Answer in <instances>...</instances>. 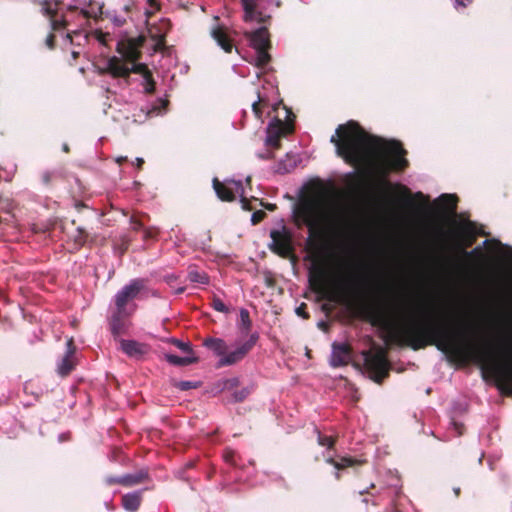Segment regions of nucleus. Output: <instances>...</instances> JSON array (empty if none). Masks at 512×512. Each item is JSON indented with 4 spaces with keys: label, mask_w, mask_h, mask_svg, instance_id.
Returning <instances> with one entry per match:
<instances>
[{
    "label": "nucleus",
    "mask_w": 512,
    "mask_h": 512,
    "mask_svg": "<svg viewBox=\"0 0 512 512\" xmlns=\"http://www.w3.org/2000/svg\"><path fill=\"white\" fill-rule=\"evenodd\" d=\"M69 438H70V432L61 433L58 436V441L64 442V441H67Z\"/></svg>",
    "instance_id": "obj_59"
},
{
    "label": "nucleus",
    "mask_w": 512,
    "mask_h": 512,
    "mask_svg": "<svg viewBox=\"0 0 512 512\" xmlns=\"http://www.w3.org/2000/svg\"><path fill=\"white\" fill-rule=\"evenodd\" d=\"M448 431L445 435L444 441L449 440L452 437H457L463 434V425L456 421L455 418H447Z\"/></svg>",
    "instance_id": "obj_30"
},
{
    "label": "nucleus",
    "mask_w": 512,
    "mask_h": 512,
    "mask_svg": "<svg viewBox=\"0 0 512 512\" xmlns=\"http://www.w3.org/2000/svg\"><path fill=\"white\" fill-rule=\"evenodd\" d=\"M125 22H126V20H125V19H120V18H118V17H116V18L114 19V23H115L117 26H119V27H120V26H122V25H124V24H125Z\"/></svg>",
    "instance_id": "obj_63"
},
{
    "label": "nucleus",
    "mask_w": 512,
    "mask_h": 512,
    "mask_svg": "<svg viewBox=\"0 0 512 512\" xmlns=\"http://www.w3.org/2000/svg\"><path fill=\"white\" fill-rule=\"evenodd\" d=\"M472 2H473V0H455V5H456V8H458V7L466 8Z\"/></svg>",
    "instance_id": "obj_55"
},
{
    "label": "nucleus",
    "mask_w": 512,
    "mask_h": 512,
    "mask_svg": "<svg viewBox=\"0 0 512 512\" xmlns=\"http://www.w3.org/2000/svg\"><path fill=\"white\" fill-rule=\"evenodd\" d=\"M211 306L214 310L221 313H229V308L224 304V302L217 296H213Z\"/></svg>",
    "instance_id": "obj_42"
},
{
    "label": "nucleus",
    "mask_w": 512,
    "mask_h": 512,
    "mask_svg": "<svg viewBox=\"0 0 512 512\" xmlns=\"http://www.w3.org/2000/svg\"><path fill=\"white\" fill-rule=\"evenodd\" d=\"M266 284H267L268 287H273L274 284H275V281L272 278H267L266 279Z\"/></svg>",
    "instance_id": "obj_64"
},
{
    "label": "nucleus",
    "mask_w": 512,
    "mask_h": 512,
    "mask_svg": "<svg viewBox=\"0 0 512 512\" xmlns=\"http://www.w3.org/2000/svg\"><path fill=\"white\" fill-rule=\"evenodd\" d=\"M124 59H121L117 56H112L107 61V67L103 70L104 73L110 74L113 78H122L125 80V83L128 85L129 81V71L128 66L123 62Z\"/></svg>",
    "instance_id": "obj_18"
},
{
    "label": "nucleus",
    "mask_w": 512,
    "mask_h": 512,
    "mask_svg": "<svg viewBox=\"0 0 512 512\" xmlns=\"http://www.w3.org/2000/svg\"><path fill=\"white\" fill-rule=\"evenodd\" d=\"M314 431L317 433L318 443L321 446H326L328 448H331L333 446L334 438L332 436L322 434L317 427H315Z\"/></svg>",
    "instance_id": "obj_39"
},
{
    "label": "nucleus",
    "mask_w": 512,
    "mask_h": 512,
    "mask_svg": "<svg viewBox=\"0 0 512 512\" xmlns=\"http://www.w3.org/2000/svg\"><path fill=\"white\" fill-rule=\"evenodd\" d=\"M200 382L193 381H174L173 386L181 391H188L200 387Z\"/></svg>",
    "instance_id": "obj_37"
},
{
    "label": "nucleus",
    "mask_w": 512,
    "mask_h": 512,
    "mask_svg": "<svg viewBox=\"0 0 512 512\" xmlns=\"http://www.w3.org/2000/svg\"><path fill=\"white\" fill-rule=\"evenodd\" d=\"M165 359L175 366H187L198 361V358L193 356L180 357L174 354H166Z\"/></svg>",
    "instance_id": "obj_29"
},
{
    "label": "nucleus",
    "mask_w": 512,
    "mask_h": 512,
    "mask_svg": "<svg viewBox=\"0 0 512 512\" xmlns=\"http://www.w3.org/2000/svg\"><path fill=\"white\" fill-rule=\"evenodd\" d=\"M148 4L151 7V10H146L145 14L147 18H150L156 11L160 9V6L156 0H148Z\"/></svg>",
    "instance_id": "obj_51"
},
{
    "label": "nucleus",
    "mask_w": 512,
    "mask_h": 512,
    "mask_svg": "<svg viewBox=\"0 0 512 512\" xmlns=\"http://www.w3.org/2000/svg\"><path fill=\"white\" fill-rule=\"evenodd\" d=\"M146 37L139 35L135 38L126 37L118 41L116 51L122 56L124 61L132 63L128 67L129 76L131 73L140 74L142 77L149 76L151 71L144 63H136L142 57L141 48L144 46Z\"/></svg>",
    "instance_id": "obj_4"
},
{
    "label": "nucleus",
    "mask_w": 512,
    "mask_h": 512,
    "mask_svg": "<svg viewBox=\"0 0 512 512\" xmlns=\"http://www.w3.org/2000/svg\"><path fill=\"white\" fill-rule=\"evenodd\" d=\"M241 205H242V208L246 211H251L253 210V207L251 206V202L249 199H247L246 197L242 196L241 197Z\"/></svg>",
    "instance_id": "obj_54"
},
{
    "label": "nucleus",
    "mask_w": 512,
    "mask_h": 512,
    "mask_svg": "<svg viewBox=\"0 0 512 512\" xmlns=\"http://www.w3.org/2000/svg\"><path fill=\"white\" fill-rule=\"evenodd\" d=\"M477 235L478 229L475 222L468 220L457 224V236L465 247L472 246L477 239Z\"/></svg>",
    "instance_id": "obj_19"
},
{
    "label": "nucleus",
    "mask_w": 512,
    "mask_h": 512,
    "mask_svg": "<svg viewBox=\"0 0 512 512\" xmlns=\"http://www.w3.org/2000/svg\"><path fill=\"white\" fill-rule=\"evenodd\" d=\"M399 187L402 189L404 195L406 196L405 205L407 207H409L411 209L416 208L413 198L418 199V200H423L425 203H428V201H429L428 197L424 196V194L422 192H417L414 194V196H412L410 190L406 186L401 185Z\"/></svg>",
    "instance_id": "obj_31"
},
{
    "label": "nucleus",
    "mask_w": 512,
    "mask_h": 512,
    "mask_svg": "<svg viewBox=\"0 0 512 512\" xmlns=\"http://www.w3.org/2000/svg\"><path fill=\"white\" fill-rule=\"evenodd\" d=\"M500 321L496 347L508 356L496 360L489 347L468 338L463 330L454 329L439 320L415 321L403 326L394 336L399 345L413 350L436 346L438 350L461 362H477L488 366L502 392L512 393V281L498 301Z\"/></svg>",
    "instance_id": "obj_1"
},
{
    "label": "nucleus",
    "mask_w": 512,
    "mask_h": 512,
    "mask_svg": "<svg viewBox=\"0 0 512 512\" xmlns=\"http://www.w3.org/2000/svg\"><path fill=\"white\" fill-rule=\"evenodd\" d=\"M231 183H233L236 186V191L237 192L239 190L243 191V186H242V182L241 181L232 180Z\"/></svg>",
    "instance_id": "obj_60"
},
{
    "label": "nucleus",
    "mask_w": 512,
    "mask_h": 512,
    "mask_svg": "<svg viewBox=\"0 0 512 512\" xmlns=\"http://www.w3.org/2000/svg\"><path fill=\"white\" fill-rule=\"evenodd\" d=\"M120 344L122 351L130 357H141L149 350L148 345L139 343L134 340L122 339Z\"/></svg>",
    "instance_id": "obj_20"
},
{
    "label": "nucleus",
    "mask_w": 512,
    "mask_h": 512,
    "mask_svg": "<svg viewBox=\"0 0 512 512\" xmlns=\"http://www.w3.org/2000/svg\"><path fill=\"white\" fill-rule=\"evenodd\" d=\"M147 477V473L126 474L121 476V485L133 486L141 483Z\"/></svg>",
    "instance_id": "obj_32"
},
{
    "label": "nucleus",
    "mask_w": 512,
    "mask_h": 512,
    "mask_svg": "<svg viewBox=\"0 0 512 512\" xmlns=\"http://www.w3.org/2000/svg\"><path fill=\"white\" fill-rule=\"evenodd\" d=\"M142 500V490L127 493L122 497V506L129 512L138 510Z\"/></svg>",
    "instance_id": "obj_21"
},
{
    "label": "nucleus",
    "mask_w": 512,
    "mask_h": 512,
    "mask_svg": "<svg viewBox=\"0 0 512 512\" xmlns=\"http://www.w3.org/2000/svg\"><path fill=\"white\" fill-rule=\"evenodd\" d=\"M178 348H180L182 351L186 353H192V348L188 343H183L181 341H175Z\"/></svg>",
    "instance_id": "obj_53"
},
{
    "label": "nucleus",
    "mask_w": 512,
    "mask_h": 512,
    "mask_svg": "<svg viewBox=\"0 0 512 512\" xmlns=\"http://www.w3.org/2000/svg\"><path fill=\"white\" fill-rule=\"evenodd\" d=\"M294 217L298 226L305 225L308 228L307 251L317 264L310 270V285L324 298L335 300L321 261L326 251V236L347 230L351 222L349 213L342 206L330 205L323 196L316 195L301 199L294 209Z\"/></svg>",
    "instance_id": "obj_3"
},
{
    "label": "nucleus",
    "mask_w": 512,
    "mask_h": 512,
    "mask_svg": "<svg viewBox=\"0 0 512 512\" xmlns=\"http://www.w3.org/2000/svg\"><path fill=\"white\" fill-rule=\"evenodd\" d=\"M259 339L258 333H253L250 335L249 339L240 345L237 349L234 351L227 353L220 358L218 366H230L238 363L241 361L249 352L250 350L255 346Z\"/></svg>",
    "instance_id": "obj_11"
},
{
    "label": "nucleus",
    "mask_w": 512,
    "mask_h": 512,
    "mask_svg": "<svg viewBox=\"0 0 512 512\" xmlns=\"http://www.w3.org/2000/svg\"><path fill=\"white\" fill-rule=\"evenodd\" d=\"M293 131L294 127L291 123L275 118L267 127L266 144L279 149L281 147V138L291 134Z\"/></svg>",
    "instance_id": "obj_10"
},
{
    "label": "nucleus",
    "mask_w": 512,
    "mask_h": 512,
    "mask_svg": "<svg viewBox=\"0 0 512 512\" xmlns=\"http://www.w3.org/2000/svg\"><path fill=\"white\" fill-rule=\"evenodd\" d=\"M188 278L191 282H194V283H200V284L208 283V276L205 273L200 272L196 269L189 270Z\"/></svg>",
    "instance_id": "obj_36"
},
{
    "label": "nucleus",
    "mask_w": 512,
    "mask_h": 512,
    "mask_svg": "<svg viewBox=\"0 0 512 512\" xmlns=\"http://www.w3.org/2000/svg\"><path fill=\"white\" fill-rule=\"evenodd\" d=\"M296 314L303 318V319H309L310 315L307 312V304L302 302L295 310Z\"/></svg>",
    "instance_id": "obj_48"
},
{
    "label": "nucleus",
    "mask_w": 512,
    "mask_h": 512,
    "mask_svg": "<svg viewBox=\"0 0 512 512\" xmlns=\"http://www.w3.org/2000/svg\"><path fill=\"white\" fill-rule=\"evenodd\" d=\"M398 482L399 480L396 479L394 483H391L387 487H384L381 490V492H379L378 495H374L373 493H371L372 504L379 505L387 501L388 504L390 505V507L388 508V512H401V510L398 508V501L400 500V498H402V492L401 485H399Z\"/></svg>",
    "instance_id": "obj_7"
},
{
    "label": "nucleus",
    "mask_w": 512,
    "mask_h": 512,
    "mask_svg": "<svg viewBox=\"0 0 512 512\" xmlns=\"http://www.w3.org/2000/svg\"><path fill=\"white\" fill-rule=\"evenodd\" d=\"M56 178L57 175L54 172L44 171L41 174V181L45 186H50L53 180H55Z\"/></svg>",
    "instance_id": "obj_45"
},
{
    "label": "nucleus",
    "mask_w": 512,
    "mask_h": 512,
    "mask_svg": "<svg viewBox=\"0 0 512 512\" xmlns=\"http://www.w3.org/2000/svg\"><path fill=\"white\" fill-rule=\"evenodd\" d=\"M261 205L264 206L266 209H268L270 211H273V210L276 209V205L275 204H271V203L263 204V202H261Z\"/></svg>",
    "instance_id": "obj_62"
},
{
    "label": "nucleus",
    "mask_w": 512,
    "mask_h": 512,
    "mask_svg": "<svg viewBox=\"0 0 512 512\" xmlns=\"http://www.w3.org/2000/svg\"><path fill=\"white\" fill-rule=\"evenodd\" d=\"M352 349L351 346L347 343H337L334 342L332 344V354L330 364L333 367H340L347 365L351 360Z\"/></svg>",
    "instance_id": "obj_15"
},
{
    "label": "nucleus",
    "mask_w": 512,
    "mask_h": 512,
    "mask_svg": "<svg viewBox=\"0 0 512 512\" xmlns=\"http://www.w3.org/2000/svg\"><path fill=\"white\" fill-rule=\"evenodd\" d=\"M45 44L46 46L49 48V49H54L55 48V45H56V37L53 33H50L46 40H45Z\"/></svg>",
    "instance_id": "obj_52"
},
{
    "label": "nucleus",
    "mask_w": 512,
    "mask_h": 512,
    "mask_svg": "<svg viewBox=\"0 0 512 512\" xmlns=\"http://www.w3.org/2000/svg\"><path fill=\"white\" fill-rule=\"evenodd\" d=\"M166 49V37L165 35L156 36V43L153 47L155 52H163Z\"/></svg>",
    "instance_id": "obj_44"
},
{
    "label": "nucleus",
    "mask_w": 512,
    "mask_h": 512,
    "mask_svg": "<svg viewBox=\"0 0 512 512\" xmlns=\"http://www.w3.org/2000/svg\"><path fill=\"white\" fill-rule=\"evenodd\" d=\"M364 365L371 379L377 384H381L383 380L389 376L390 363L386 351L382 348L378 349L376 352H365Z\"/></svg>",
    "instance_id": "obj_6"
},
{
    "label": "nucleus",
    "mask_w": 512,
    "mask_h": 512,
    "mask_svg": "<svg viewBox=\"0 0 512 512\" xmlns=\"http://www.w3.org/2000/svg\"><path fill=\"white\" fill-rule=\"evenodd\" d=\"M268 50L269 49L256 50L257 55L255 59V64L257 67L264 68L270 62L271 56L268 53Z\"/></svg>",
    "instance_id": "obj_35"
},
{
    "label": "nucleus",
    "mask_w": 512,
    "mask_h": 512,
    "mask_svg": "<svg viewBox=\"0 0 512 512\" xmlns=\"http://www.w3.org/2000/svg\"><path fill=\"white\" fill-rule=\"evenodd\" d=\"M60 4L61 0H42L41 2L42 12L49 17L51 28L54 31L64 29L67 25L63 15L61 18H57Z\"/></svg>",
    "instance_id": "obj_12"
},
{
    "label": "nucleus",
    "mask_w": 512,
    "mask_h": 512,
    "mask_svg": "<svg viewBox=\"0 0 512 512\" xmlns=\"http://www.w3.org/2000/svg\"><path fill=\"white\" fill-rule=\"evenodd\" d=\"M328 463H331L335 466L336 470H340L345 467H350L354 464V460L351 458L343 457L340 462H335L331 456L326 458Z\"/></svg>",
    "instance_id": "obj_38"
},
{
    "label": "nucleus",
    "mask_w": 512,
    "mask_h": 512,
    "mask_svg": "<svg viewBox=\"0 0 512 512\" xmlns=\"http://www.w3.org/2000/svg\"><path fill=\"white\" fill-rule=\"evenodd\" d=\"M330 142L345 163L367 168L385 184L390 172H400L409 166L407 151L400 141L373 136L354 120L338 125Z\"/></svg>",
    "instance_id": "obj_2"
},
{
    "label": "nucleus",
    "mask_w": 512,
    "mask_h": 512,
    "mask_svg": "<svg viewBox=\"0 0 512 512\" xmlns=\"http://www.w3.org/2000/svg\"><path fill=\"white\" fill-rule=\"evenodd\" d=\"M246 39L255 50L270 49V34L267 27H260L251 32H245Z\"/></svg>",
    "instance_id": "obj_16"
},
{
    "label": "nucleus",
    "mask_w": 512,
    "mask_h": 512,
    "mask_svg": "<svg viewBox=\"0 0 512 512\" xmlns=\"http://www.w3.org/2000/svg\"><path fill=\"white\" fill-rule=\"evenodd\" d=\"M145 288V280L141 278L133 279L129 282V284L125 285L121 290H119L115 297L114 303L115 307L128 310L127 304L136 299L138 294Z\"/></svg>",
    "instance_id": "obj_8"
},
{
    "label": "nucleus",
    "mask_w": 512,
    "mask_h": 512,
    "mask_svg": "<svg viewBox=\"0 0 512 512\" xmlns=\"http://www.w3.org/2000/svg\"><path fill=\"white\" fill-rule=\"evenodd\" d=\"M106 483L111 484H121V477H107Z\"/></svg>",
    "instance_id": "obj_57"
},
{
    "label": "nucleus",
    "mask_w": 512,
    "mask_h": 512,
    "mask_svg": "<svg viewBox=\"0 0 512 512\" xmlns=\"http://www.w3.org/2000/svg\"><path fill=\"white\" fill-rule=\"evenodd\" d=\"M144 78V90L147 94H152L156 89V82L153 78L152 72L149 73V76L145 75Z\"/></svg>",
    "instance_id": "obj_41"
},
{
    "label": "nucleus",
    "mask_w": 512,
    "mask_h": 512,
    "mask_svg": "<svg viewBox=\"0 0 512 512\" xmlns=\"http://www.w3.org/2000/svg\"><path fill=\"white\" fill-rule=\"evenodd\" d=\"M271 242L268 244L269 250L283 259L295 260V247L291 231L282 226L280 229L270 231Z\"/></svg>",
    "instance_id": "obj_5"
},
{
    "label": "nucleus",
    "mask_w": 512,
    "mask_h": 512,
    "mask_svg": "<svg viewBox=\"0 0 512 512\" xmlns=\"http://www.w3.org/2000/svg\"><path fill=\"white\" fill-rule=\"evenodd\" d=\"M458 197L455 194H442L436 201L442 210L455 214L457 209Z\"/></svg>",
    "instance_id": "obj_24"
},
{
    "label": "nucleus",
    "mask_w": 512,
    "mask_h": 512,
    "mask_svg": "<svg viewBox=\"0 0 512 512\" xmlns=\"http://www.w3.org/2000/svg\"><path fill=\"white\" fill-rule=\"evenodd\" d=\"M131 223L134 230H139L142 227V223L133 217L131 218Z\"/></svg>",
    "instance_id": "obj_58"
},
{
    "label": "nucleus",
    "mask_w": 512,
    "mask_h": 512,
    "mask_svg": "<svg viewBox=\"0 0 512 512\" xmlns=\"http://www.w3.org/2000/svg\"><path fill=\"white\" fill-rule=\"evenodd\" d=\"M76 232L77 234L74 235V242L80 246H83L88 241L89 235L82 227H77Z\"/></svg>",
    "instance_id": "obj_40"
},
{
    "label": "nucleus",
    "mask_w": 512,
    "mask_h": 512,
    "mask_svg": "<svg viewBox=\"0 0 512 512\" xmlns=\"http://www.w3.org/2000/svg\"><path fill=\"white\" fill-rule=\"evenodd\" d=\"M296 165L297 160L295 157L290 154H286L285 158L277 163L275 171L279 174H286L294 170Z\"/></svg>",
    "instance_id": "obj_26"
},
{
    "label": "nucleus",
    "mask_w": 512,
    "mask_h": 512,
    "mask_svg": "<svg viewBox=\"0 0 512 512\" xmlns=\"http://www.w3.org/2000/svg\"><path fill=\"white\" fill-rule=\"evenodd\" d=\"M75 346L73 339L67 342V351L57 366V372L61 377L68 376L76 367Z\"/></svg>",
    "instance_id": "obj_17"
},
{
    "label": "nucleus",
    "mask_w": 512,
    "mask_h": 512,
    "mask_svg": "<svg viewBox=\"0 0 512 512\" xmlns=\"http://www.w3.org/2000/svg\"><path fill=\"white\" fill-rule=\"evenodd\" d=\"M9 425L13 427L12 431H7V435L9 438H13L17 436V432L19 430V427L17 426V419L16 418H7Z\"/></svg>",
    "instance_id": "obj_49"
},
{
    "label": "nucleus",
    "mask_w": 512,
    "mask_h": 512,
    "mask_svg": "<svg viewBox=\"0 0 512 512\" xmlns=\"http://www.w3.org/2000/svg\"><path fill=\"white\" fill-rule=\"evenodd\" d=\"M265 217H266V213L263 210H257L255 212H253V214L251 216V222L253 225H256V224L260 223L261 221H263Z\"/></svg>",
    "instance_id": "obj_47"
},
{
    "label": "nucleus",
    "mask_w": 512,
    "mask_h": 512,
    "mask_svg": "<svg viewBox=\"0 0 512 512\" xmlns=\"http://www.w3.org/2000/svg\"><path fill=\"white\" fill-rule=\"evenodd\" d=\"M411 297H402L401 299L394 301L391 305V308L393 312L397 314H406L407 312L412 311L411 308L413 307V303L411 301Z\"/></svg>",
    "instance_id": "obj_27"
},
{
    "label": "nucleus",
    "mask_w": 512,
    "mask_h": 512,
    "mask_svg": "<svg viewBox=\"0 0 512 512\" xmlns=\"http://www.w3.org/2000/svg\"><path fill=\"white\" fill-rule=\"evenodd\" d=\"M213 188L216 192L217 197L221 201L232 202L235 200L234 191L226 186L224 183L218 180V178L213 179Z\"/></svg>",
    "instance_id": "obj_23"
},
{
    "label": "nucleus",
    "mask_w": 512,
    "mask_h": 512,
    "mask_svg": "<svg viewBox=\"0 0 512 512\" xmlns=\"http://www.w3.org/2000/svg\"><path fill=\"white\" fill-rule=\"evenodd\" d=\"M203 345L212 350L217 356H220L221 358L227 352L226 342L221 338H206L203 342Z\"/></svg>",
    "instance_id": "obj_25"
},
{
    "label": "nucleus",
    "mask_w": 512,
    "mask_h": 512,
    "mask_svg": "<svg viewBox=\"0 0 512 512\" xmlns=\"http://www.w3.org/2000/svg\"><path fill=\"white\" fill-rule=\"evenodd\" d=\"M244 15L243 20L245 22L256 21L260 24H265L271 18L269 15H264L260 10V5L264 0H240Z\"/></svg>",
    "instance_id": "obj_13"
},
{
    "label": "nucleus",
    "mask_w": 512,
    "mask_h": 512,
    "mask_svg": "<svg viewBox=\"0 0 512 512\" xmlns=\"http://www.w3.org/2000/svg\"><path fill=\"white\" fill-rule=\"evenodd\" d=\"M144 165V159L143 158H136V167L138 169H142V166Z\"/></svg>",
    "instance_id": "obj_61"
},
{
    "label": "nucleus",
    "mask_w": 512,
    "mask_h": 512,
    "mask_svg": "<svg viewBox=\"0 0 512 512\" xmlns=\"http://www.w3.org/2000/svg\"><path fill=\"white\" fill-rule=\"evenodd\" d=\"M93 34L99 43L107 46L108 40L110 38V33L103 32L101 30H95Z\"/></svg>",
    "instance_id": "obj_46"
},
{
    "label": "nucleus",
    "mask_w": 512,
    "mask_h": 512,
    "mask_svg": "<svg viewBox=\"0 0 512 512\" xmlns=\"http://www.w3.org/2000/svg\"><path fill=\"white\" fill-rule=\"evenodd\" d=\"M240 329L243 333L248 334L252 328V321L249 311L245 308L240 309Z\"/></svg>",
    "instance_id": "obj_33"
},
{
    "label": "nucleus",
    "mask_w": 512,
    "mask_h": 512,
    "mask_svg": "<svg viewBox=\"0 0 512 512\" xmlns=\"http://www.w3.org/2000/svg\"><path fill=\"white\" fill-rule=\"evenodd\" d=\"M251 391H252V387H245L239 391L234 392L233 397H234L235 402H241L244 399H246L247 396L251 393Z\"/></svg>",
    "instance_id": "obj_43"
},
{
    "label": "nucleus",
    "mask_w": 512,
    "mask_h": 512,
    "mask_svg": "<svg viewBox=\"0 0 512 512\" xmlns=\"http://www.w3.org/2000/svg\"><path fill=\"white\" fill-rule=\"evenodd\" d=\"M239 385L237 377L220 379L214 384V390L217 392L232 391Z\"/></svg>",
    "instance_id": "obj_28"
},
{
    "label": "nucleus",
    "mask_w": 512,
    "mask_h": 512,
    "mask_svg": "<svg viewBox=\"0 0 512 512\" xmlns=\"http://www.w3.org/2000/svg\"><path fill=\"white\" fill-rule=\"evenodd\" d=\"M268 105V100L257 94V100L252 103V110L257 119H262V109Z\"/></svg>",
    "instance_id": "obj_34"
},
{
    "label": "nucleus",
    "mask_w": 512,
    "mask_h": 512,
    "mask_svg": "<svg viewBox=\"0 0 512 512\" xmlns=\"http://www.w3.org/2000/svg\"><path fill=\"white\" fill-rule=\"evenodd\" d=\"M234 454V451H226L224 454L225 461L234 464Z\"/></svg>",
    "instance_id": "obj_56"
},
{
    "label": "nucleus",
    "mask_w": 512,
    "mask_h": 512,
    "mask_svg": "<svg viewBox=\"0 0 512 512\" xmlns=\"http://www.w3.org/2000/svg\"><path fill=\"white\" fill-rule=\"evenodd\" d=\"M212 37L215 39V41L218 43V45L226 52L231 53L233 49V44L228 37L225 30L218 26L214 28L211 32Z\"/></svg>",
    "instance_id": "obj_22"
},
{
    "label": "nucleus",
    "mask_w": 512,
    "mask_h": 512,
    "mask_svg": "<svg viewBox=\"0 0 512 512\" xmlns=\"http://www.w3.org/2000/svg\"><path fill=\"white\" fill-rule=\"evenodd\" d=\"M349 307L359 316L372 322H376L384 318L383 310L378 305L363 297L352 299L349 302Z\"/></svg>",
    "instance_id": "obj_9"
},
{
    "label": "nucleus",
    "mask_w": 512,
    "mask_h": 512,
    "mask_svg": "<svg viewBox=\"0 0 512 512\" xmlns=\"http://www.w3.org/2000/svg\"><path fill=\"white\" fill-rule=\"evenodd\" d=\"M134 310H122L116 308L109 318V326L113 336L117 337L124 334L128 328L127 318L133 313Z\"/></svg>",
    "instance_id": "obj_14"
},
{
    "label": "nucleus",
    "mask_w": 512,
    "mask_h": 512,
    "mask_svg": "<svg viewBox=\"0 0 512 512\" xmlns=\"http://www.w3.org/2000/svg\"><path fill=\"white\" fill-rule=\"evenodd\" d=\"M462 251V254L463 256L466 258V259H471V258H474V257H479L482 255V251L479 247H476L474 248L472 251L468 252V251H465L464 249L461 250Z\"/></svg>",
    "instance_id": "obj_50"
}]
</instances>
